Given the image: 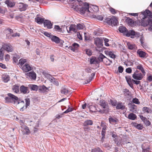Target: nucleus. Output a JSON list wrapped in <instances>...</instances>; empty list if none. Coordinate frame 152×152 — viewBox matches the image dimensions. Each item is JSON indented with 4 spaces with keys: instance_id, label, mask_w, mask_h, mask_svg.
I'll return each instance as SVG.
<instances>
[{
    "instance_id": "f257e3e1",
    "label": "nucleus",
    "mask_w": 152,
    "mask_h": 152,
    "mask_svg": "<svg viewBox=\"0 0 152 152\" xmlns=\"http://www.w3.org/2000/svg\"><path fill=\"white\" fill-rule=\"evenodd\" d=\"M139 16L141 19L142 25L144 26H149L148 30L152 31V15H151V12L146 10L145 11L142 12Z\"/></svg>"
},
{
    "instance_id": "f03ea898",
    "label": "nucleus",
    "mask_w": 152,
    "mask_h": 152,
    "mask_svg": "<svg viewBox=\"0 0 152 152\" xmlns=\"http://www.w3.org/2000/svg\"><path fill=\"white\" fill-rule=\"evenodd\" d=\"M119 31L120 32L123 33L124 35L128 37H130L132 38H134V36L136 34L138 35L137 34V33H136L134 30L127 31L126 28L123 26H120L119 28Z\"/></svg>"
},
{
    "instance_id": "7ed1b4c3",
    "label": "nucleus",
    "mask_w": 152,
    "mask_h": 152,
    "mask_svg": "<svg viewBox=\"0 0 152 152\" xmlns=\"http://www.w3.org/2000/svg\"><path fill=\"white\" fill-rule=\"evenodd\" d=\"M9 97H6L5 98V100L8 102H10V99H12L13 101H14L15 102H18V104H19L20 103L23 104H24V102L23 101H21L20 102H18V98L17 96H15L14 95L8 93L7 94Z\"/></svg>"
},
{
    "instance_id": "20e7f679",
    "label": "nucleus",
    "mask_w": 152,
    "mask_h": 152,
    "mask_svg": "<svg viewBox=\"0 0 152 152\" xmlns=\"http://www.w3.org/2000/svg\"><path fill=\"white\" fill-rule=\"evenodd\" d=\"M80 10L82 13L84 14L86 12H92V10L90 9L89 4L87 3H84L83 7L80 8Z\"/></svg>"
},
{
    "instance_id": "39448f33",
    "label": "nucleus",
    "mask_w": 152,
    "mask_h": 152,
    "mask_svg": "<svg viewBox=\"0 0 152 152\" xmlns=\"http://www.w3.org/2000/svg\"><path fill=\"white\" fill-rule=\"evenodd\" d=\"M106 22L109 25L112 26L117 25L118 23L117 18L114 16H113L110 18L107 19Z\"/></svg>"
},
{
    "instance_id": "423d86ee",
    "label": "nucleus",
    "mask_w": 152,
    "mask_h": 152,
    "mask_svg": "<svg viewBox=\"0 0 152 152\" xmlns=\"http://www.w3.org/2000/svg\"><path fill=\"white\" fill-rule=\"evenodd\" d=\"M132 77L134 79L137 80H140L143 78V75L141 73H138V71H136L133 74Z\"/></svg>"
},
{
    "instance_id": "0eeeda50",
    "label": "nucleus",
    "mask_w": 152,
    "mask_h": 152,
    "mask_svg": "<svg viewBox=\"0 0 152 152\" xmlns=\"http://www.w3.org/2000/svg\"><path fill=\"white\" fill-rule=\"evenodd\" d=\"M26 77L31 80H35L36 78V74L34 72L31 71L26 74Z\"/></svg>"
},
{
    "instance_id": "6e6552de",
    "label": "nucleus",
    "mask_w": 152,
    "mask_h": 152,
    "mask_svg": "<svg viewBox=\"0 0 152 152\" xmlns=\"http://www.w3.org/2000/svg\"><path fill=\"white\" fill-rule=\"evenodd\" d=\"M21 68L24 72H27L32 70L33 69V67L31 66L26 63V64L25 65L22 66Z\"/></svg>"
},
{
    "instance_id": "1a4fd4ad",
    "label": "nucleus",
    "mask_w": 152,
    "mask_h": 152,
    "mask_svg": "<svg viewBox=\"0 0 152 152\" xmlns=\"http://www.w3.org/2000/svg\"><path fill=\"white\" fill-rule=\"evenodd\" d=\"M2 47L4 50L8 52H12L13 50V47L10 44H4Z\"/></svg>"
},
{
    "instance_id": "9d476101",
    "label": "nucleus",
    "mask_w": 152,
    "mask_h": 152,
    "mask_svg": "<svg viewBox=\"0 0 152 152\" xmlns=\"http://www.w3.org/2000/svg\"><path fill=\"white\" fill-rule=\"evenodd\" d=\"M66 29H67V28ZM67 30L69 33H72V32L76 33L77 31L76 26L75 24L71 25L69 27V30L67 29Z\"/></svg>"
},
{
    "instance_id": "9b49d317",
    "label": "nucleus",
    "mask_w": 152,
    "mask_h": 152,
    "mask_svg": "<svg viewBox=\"0 0 152 152\" xmlns=\"http://www.w3.org/2000/svg\"><path fill=\"white\" fill-rule=\"evenodd\" d=\"M102 41L99 38H97L94 39V43L98 47H101L102 45Z\"/></svg>"
},
{
    "instance_id": "f8f14e48",
    "label": "nucleus",
    "mask_w": 152,
    "mask_h": 152,
    "mask_svg": "<svg viewBox=\"0 0 152 152\" xmlns=\"http://www.w3.org/2000/svg\"><path fill=\"white\" fill-rule=\"evenodd\" d=\"M126 80L129 85V86L132 88H133L134 86L133 84L132 80L131 79V77L129 76H125Z\"/></svg>"
},
{
    "instance_id": "ddd939ff",
    "label": "nucleus",
    "mask_w": 152,
    "mask_h": 152,
    "mask_svg": "<svg viewBox=\"0 0 152 152\" xmlns=\"http://www.w3.org/2000/svg\"><path fill=\"white\" fill-rule=\"evenodd\" d=\"M20 92L23 94H26L29 92L28 88L23 85L20 87Z\"/></svg>"
},
{
    "instance_id": "4468645a",
    "label": "nucleus",
    "mask_w": 152,
    "mask_h": 152,
    "mask_svg": "<svg viewBox=\"0 0 152 152\" xmlns=\"http://www.w3.org/2000/svg\"><path fill=\"white\" fill-rule=\"evenodd\" d=\"M43 23L44 26L46 27L48 29H50L52 28L53 24L50 20H46L44 21Z\"/></svg>"
},
{
    "instance_id": "2eb2a0df",
    "label": "nucleus",
    "mask_w": 152,
    "mask_h": 152,
    "mask_svg": "<svg viewBox=\"0 0 152 152\" xmlns=\"http://www.w3.org/2000/svg\"><path fill=\"white\" fill-rule=\"evenodd\" d=\"M61 92L62 94L67 95V94L69 92V91L66 86H64L62 87L61 90Z\"/></svg>"
},
{
    "instance_id": "dca6fc26",
    "label": "nucleus",
    "mask_w": 152,
    "mask_h": 152,
    "mask_svg": "<svg viewBox=\"0 0 152 152\" xmlns=\"http://www.w3.org/2000/svg\"><path fill=\"white\" fill-rule=\"evenodd\" d=\"M27 7V5L26 4H24L23 3H19L18 5L19 9L20 11H23L26 10Z\"/></svg>"
},
{
    "instance_id": "f3484780",
    "label": "nucleus",
    "mask_w": 152,
    "mask_h": 152,
    "mask_svg": "<svg viewBox=\"0 0 152 152\" xmlns=\"http://www.w3.org/2000/svg\"><path fill=\"white\" fill-rule=\"evenodd\" d=\"M137 53L139 56L141 58H145L146 57V53L141 49L138 50L137 52Z\"/></svg>"
},
{
    "instance_id": "a211bd4d",
    "label": "nucleus",
    "mask_w": 152,
    "mask_h": 152,
    "mask_svg": "<svg viewBox=\"0 0 152 152\" xmlns=\"http://www.w3.org/2000/svg\"><path fill=\"white\" fill-rule=\"evenodd\" d=\"M3 81L5 83H7L9 81L10 78L9 75L7 74H4L2 75Z\"/></svg>"
},
{
    "instance_id": "6ab92c4d",
    "label": "nucleus",
    "mask_w": 152,
    "mask_h": 152,
    "mask_svg": "<svg viewBox=\"0 0 152 152\" xmlns=\"http://www.w3.org/2000/svg\"><path fill=\"white\" fill-rule=\"evenodd\" d=\"M90 109V110L92 112H95L96 111H99L101 112L100 110L97 109L96 106L94 105H90L88 107Z\"/></svg>"
},
{
    "instance_id": "aec40b11",
    "label": "nucleus",
    "mask_w": 152,
    "mask_h": 152,
    "mask_svg": "<svg viewBox=\"0 0 152 152\" xmlns=\"http://www.w3.org/2000/svg\"><path fill=\"white\" fill-rule=\"evenodd\" d=\"M51 39L52 41L57 44L59 43L60 42V39L54 35H52Z\"/></svg>"
},
{
    "instance_id": "412c9836",
    "label": "nucleus",
    "mask_w": 152,
    "mask_h": 152,
    "mask_svg": "<svg viewBox=\"0 0 152 152\" xmlns=\"http://www.w3.org/2000/svg\"><path fill=\"white\" fill-rule=\"evenodd\" d=\"M48 90V88L44 85L40 86H39V90L40 92H44L47 91Z\"/></svg>"
},
{
    "instance_id": "4be33fe9",
    "label": "nucleus",
    "mask_w": 152,
    "mask_h": 152,
    "mask_svg": "<svg viewBox=\"0 0 152 152\" xmlns=\"http://www.w3.org/2000/svg\"><path fill=\"white\" fill-rule=\"evenodd\" d=\"M25 101H26V106L25 107H24V106H23L20 109V110L21 111H23V109L24 108V109H26L27 108V107L28 106H29L30 104V100L29 98H27L25 99Z\"/></svg>"
},
{
    "instance_id": "5701e85b",
    "label": "nucleus",
    "mask_w": 152,
    "mask_h": 152,
    "mask_svg": "<svg viewBox=\"0 0 152 152\" xmlns=\"http://www.w3.org/2000/svg\"><path fill=\"white\" fill-rule=\"evenodd\" d=\"M136 115L132 113H130L128 115L127 118L129 119L134 120L137 118Z\"/></svg>"
},
{
    "instance_id": "b1692460",
    "label": "nucleus",
    "mask_w": 152,
    "mask_h": 152,
    "mask_svg": "<svg viewBox=\"0 0 152 152\" xmlns=\"http://www.w3.org/2000/svg\"><path fill=\"white\" fill-rule=\"evenodd\" d=\"M5 3L7 5V6L10 7H13L15 5V3L14 2L9 0L6 1Z\"/></svg>"
},
{
    "instance_id": "393cba45",
    "label": "nucleus",
    "mask_w": 152,
    "mask_h": 152,
    "mask_svg": "<svg viewBox=\"0 0 152 152\" xmlns=\"http://www.w3.org/2000/svg\"><path fill=\"white\" fill-rule=\"evenodd\" d=\"M126 44L128 48L129 49L133 50L135 49L136 48L135 45L132 43L127 42Z\"/></svg>"
},
{
    "instance_id": "a878e982",
    "label": "nucleus",
    "mask_w": 152,
    "mask_h": 152,
    "mask_svg": "<svg viewBox=\"0 0 152 152\" xmlns=\"http://www.w3.org/2000/svg\"><path fill=\"white\" fill-rule=\"evenodd\" d=\"M19 86L15 85L12 87V90L13 92L16 93H18L19 92Z\"/></svg>"
},
{
    "instance_id": "bb28decb",
    "label": "nucleus",
    "mask_w": 152,
    "mask_h": 152,
    "mask_svg": "<svg viewBox=\"0 0 152 152\" xmlns=\"http://www.w3.org/2000/svg\"><path fill=\"white\" fill-rule=\"evenodd\" d=\"M35 19L36 22L39 24L42 23H44V22L45 21L44 19L40 17H37Z\"/></svg>"
},
{
    "instance_id": "cd10ccee",
    "label": "nucleus",
    "mask_w": 152,
    "mask_h": 152,
    "mask_svg": "<svg viewBox=\"0 0 152 152\" xmlns=\"http://www.w3.org/2000/svg\"><path fill=\"white\" fill-rule=\"evenodd\" d=\"M77 30L83 29H85V26L83 24L79 23L76 26Z\"/></svg>"
},
{
    "instance_id": "c85d7f7f",
    "label": "nucleus",
    "mask_w": 152,
    "mask_h": 152,
    "mask_svg": "<svg viewBox=\"0 0 152 152\" xmlns=\"http://www.w3.org/2000/svg\"><path fill=\"white\" fill-rule=\"evenodd\" d=\"M99 104L103 108H106L107 107V104L105 101L103 100H101L99 102Z\"/></svg>"
},
{
    "instance_id": "c756f323",
    "label": "nucleus",
    "mask_w": 152,
    "mask_h": 152,
    "mask_svg": "<svg viewBox=\"0 0 152 152\" xmlns=\"http://www.w3.org/2000/svg\"><path fill=\"white\" fill-rule=\"evenodd\" d=\"M103 62L107 65H110L112 63V61L106 57L104 59Z\"/></svg>"
},
{
    "instance_id": "7c9ffc66",
    "label": "nucleus",
    "mask_w": 152,
    "mask_h": 152,
    "mask_svg": "<svg viewBox=\"0 0 152 152\" xmlns=\"http://www.w3.org/2000/svg\"><path fill=\"white\" fill-rule=\"evenodd\" d=\"M90 9H91L92 10V12L93 11L96 12L99 10L98 7L96 6L92 5L91 6H90Z\"/></svg>"
},
{
    "instance_id": "2f4dec72",
    "label": "nucleus",
    "mask_w": 152,
    "mask_h": 152,
    "mask_svg": "<svg viewBox=\"0 0 152 152\" xmlns=\"http://www.w3.org/2000/svg\"><path fill=\"white\" fill-rule=\"evenodd\" d=\"M93 123V121L91 120H87L83 124V125L85 126L87 125H92Z\"/></svg>"
},
{
    "instance_id": "473e14b6",
    "label": "nucleus",
    "mask_w": 152,
    "mask_h": 152,
    "mask_svg": "<svg viewBox=\"0 0 152 152\" xmlns=\"http://www.w3.org/2000/svg\"><path fill=\"white\" fill-rule=\"evenodd\" d=\"M125 106L122 104L121 103H119L118 104L117 106L116 107V108L117 109H121L123 110L125 108Z\"/></svg>"
},
{
    "instance_id": "72a5a7b5",
    "label": "nucleus",
    "mask_w": 152,
    "mask_h": 152,
    "mask_svg": "<svg viewBox=\"0 0 152 152\" xmlns=\"http://www.w3.org/2000/svg\"><path fill=\"white\" fill-rule=\"evenodd\" d=\"M30 87L32 90L36 91H37L39 88V87L35 85H31Z\"/></svg>"
},
{
    "instance_id": "f704fd0d",
    "label": "nucleus",
    "mask_w": 152,
    "mask_h": 152,
    "mask_svg": "<svg viewBox=\"0 0 152 152\" xmlns=\"http://www.w3.org/2000/svg\"><path fill=\"white\" fill-rule=\"evenodd\" d=\"M26 62V59H20L19 60V64L21 66L20 68H21L23 65Z\"/></svg>"
},
{
    "instance_id": "c9c22d12",
    "label": "nucleus",
    "mask_w": 152,
    "mask_h": 152,
    "mask_svg": "<svg viewBox=\"0 0 152 152\" xmlns=\"http://www.w3.org/2000/svg\"><path fill=\"white\" fill-rule=\"evenodd\" d=\"M137 69H139L140 70H141V71L144 74L145 73V72L144 71V69L142 67V66L141 65L139 64L137 65Z\"/></svg>"
},
{
    "instance_id": "e433bc0d",
    "label": "nucleus",
    "mask_w": 152,
    "mask_h": 152,
    "mask_svg": "<svg viewBox=\"0 0 152 152\" xmlns=\"http://www.w3.org/2000/svg\"><path fill=\"white\" fill-rule=\"evenodd\" d=\"M90 63L91 64H96L98 63V61L95 58H92L90 59Z\"/></svg>"
},
{
    "instance_id": "4c0bfd02",
    "label": "nucleus",
    "mask_w": 152,
    "mask_h": 152,
    "mask_svg": "<svg viewBox=\"0 0 152 152\" xmlns=\"http://www.w3.org/2000/svg\"><path fill=\"white\" fill-rule=\"evenodd\" d=\"M23 131L26 134H28L30 133V130L26 126L24 127Z\"/></svg>"
},
{
    "instance_id": "58836bf2",
    "label": "nucleus",
    "mask_w": 152,
    "mask_h": 152,
    "mask_svg": "<svg viewBox=\"0 0 152 152\" xmlns=\"http://www.w3.org/2000/svg\"><path fill=\"white\" fill-rule=\"evenodd\" d=\"M106 57L102 54H100L98 57V60L100 61H103V60Z\"/></svg>"
},
{
    "instance_id": "ea45409f",
    "label": "nucleus",
    "mask_w": 152,
    "mask_h": 152,
    "mask_svg": "<svg viewBox=\"0 0 152 152\" xmlns=\"http://www.w3.org/2000/svg\"><path fill=\"white\" fill-rule=\"evenodd\" d=\"M109 120L110 123L113 124H115L117 122V119L116 118H110Z\"/></svg>"
},
{
    "instance_id": "a19ab883",
    "label": "nucleus",
    "mask_w": 152,
    "mask_h": 152,
    "mask_svg": "<svg viewBox=\"0 0 152 152\" xmlns=\"http://www.w3.org/2000/svg\"><path fill=\"white\" fill-rule=\"evenodd\" d=\"M142 111L144 113H149L151 112V110L148 107H144L143 108Z\"/></svg>"
},
{
    "instance_id": "79ce46f5",
    "label": "nucleus",
    "mask_w": 152,
    "mask_h": 152,
    "mask_svg": "<svg viewBox=\"0 0 152 152\" xmlns=\"http://www.w3.org/2000/svg\"><path fill=\"white\" fill-rule=\"evenodd\" d=\"M108 54L109 56L112 58H115V55L112 52L110 51L108 52Z\"/></svg>"
},
{
    "instance_id": "37998d69",
    "label": "nucleus",
    "mask_w": 152,
    "mask_h": 152,
    "mask_svg": "<svg viewBox=\"0 0 152 152\" xmlns=\"http://www.w3.org/2000/svg\"><path fill=\"white\" fill-rule=\"evenodd\" d=\"M126 22L130 25H132L133 23V20L129 18H127L126 19Z\"/></svg>"
},
{
    "instance_id": "c03bdc74",
    "label": "nucleus",
    "mask_w": 152,
    "mask_h": 152,
    "mask_svg": "<svg viewBox=\"0 0 152 152\" xmlns=\"http://www.w3.org/2000/svg\"><path fill=\"white\" fill-rule=\"evenodd\" d=\"M109 10L113 14L116 13L118 11L115 10V9L111 7L109 8Z\"/></svg>"
},
{
    "instance_id": "a18cd8bd",
    "label": "nucleus",
    "mask_w": 152,
    "mask_h": 152,
    "mask_svg": "<svg viewBox=\"0 0 152 152\" xmlns=\"http://www.w3.org/2000/svg\"><path fill=\"white\" fill-rule=\"evenodd\" d=\"M5 33L7 34V35L10 34L12 32V30L10 29L7 28L5 30Z\"/></svg>"
},
{
    "instance_id": "49530a36",
    "label": "nucleus",
    "mask_w": 152,
    "mask_h": 152,
    "mask_svg": "<svg viewBox=\"0 0 152 152\" xmlns=\"http://www.w3.org/2000/svg\"><path fill=\"white\" fill-rule=\"evenodd\" d=\"M92 152H103L99 148H95L92 150Z\"/></svg>"
},
{
    "instance_id": "de8ad7c7",
    "label": "nucleus",
    "mask_w": 152,
    "mask_h": 152,
    "mask_svg": "<svg viewBox=\"0 0 152 152\" xmlns=\"http://www.w3.org/2000/svg\"><path fill=\"white\" fill-rule=\"evenodd\" d=\"M86 54L88 56H91L92 55V52L91 50L89 49L86 50Z\"/></svg>"
},
{
    "instance_id": "09e8293b",
    "label": "nucleus",
    "mask_w": 152,
    "mask_h": 152,
    "mask_svg": "<svg viewBox=\"0 0 152 152\" xmlns=\"http://www.w3.org/2000/svg\"><path fill=\"white\" fill-rule=\"evenodd\" d=\"M54 28L56 31H58L61 32L62 31V28H61L59 26L55 25Z\"/></svg>"
},
{
    "instance_id": "8fccbe9b",
    "label": "nucleus",
    "mask_w": 152,
    "mask_h": 152,
    "mask_svg": "<svg viewBox=\"0 0 152 152\" xmlns=\"http://www.w3.org/2000/svg\"><path fill=\"white\" fill-rule=\"evenodd\" d=\"M133 82L134 83V84H136V85H138L139 84H140V81H138L135 80H132ZM140 89H141V86L140 84Z\"/></svg>"
},
{
    "instance_id": "3c124183",
    "label": "nucleus",
    "mask_w": 152,
    "mask_h": 152,
    "mask_svg": "<svg viewBox=\"0 0 152 152\" xmlns=\"http://www.w3.org/2000/svg\"><path fill=\"white\" fill-rule=\"evenodd\" d=\"M124 94L126 96H129L130 94V93L129 90L127 89H125L124 91Z\"/></svg>"
},
{
    "instance_id": "603ef678",
    "label": "nucleus",
    "mask_w": 152,
    "mask_h": 152,
    "mask_svg": "<svg viewBox=\"0 0 152 152\" xmlns=\"http://www.w3.org/2000/svg\"><path fill=\"white\" fill-rule=\"evenodd\" d=\"M132 102L133 103L135 104H140L138 99L136 98L132 100Z\"/></svg>"
},
{
    "instance_id": "864d4df0",
    "label": "nucleus",
    "mask_w": 152,
    "mask_h": 152,
    "mask_svg": "<svg viewBox=\"0 0 152 152\" xmlns=\"http://www.w3.org/2000/svg\"><path fill=\"white\" fill-rule=\"evenodd\" d=\"M136 128L139 129H141L143 128V126L141 124H138L136 126H135Z\"/></svg>"
},
{
    "instance_id": "5fc2aeb1",
    "label": "nucleus",
    "mask_w": 152,
    "mask_h": 152,
    "mask_svg": "<svg viewBox=\"0 0 152 152\" xmlns=\"http://www.w3.org/2000/svg\"><path fill=\"white\" fill-rule=\"evenodd\" d=\"M44 34L46 36L50 38V39L53 35H52L50 33H49L47 32H45Z\"/></svg>"
},
{
    "instance_id": "6e6d98bb",
    "label": "nucleus",
    "mask_w": 152,
    "mask_h": 152,
    "mask_svg": "<svg viewBox=\"0 0 152 152\" xmlns=\"http://www.w3.org/2000/svg\"><path fill=\"white\" fill-rule=\"evenodd\" d=\"M109 40L106 38H105L104 39V43L105 45L106 46H109V44L108 43V42H109Z\"/></svg>"
},
{
    "instance_id": "4d7b16f0",
    "label": "nucleus",
    "mask_w": 152,
    "mask_h": 152,
    "mask_svg": "<svg viewBox=\"0 0 152 152\" xmlns=\"http://www.w3.org/2000/svg\"><path fill=\"white\" fill-rule=\"evenodd\" d=\"M96 18L97 19L100 20H102L103 19V17L102 15H97Z\"/></svg>"
},
{
    "instance_id": "13d9d810",
    "label": "nucleus",
    "mask_w": 152,
    "mask_h": 152,
    "mask_svg": "<svg viewBox=\"0 0 152 152\" xmlns=\"http://www.w3.org/2000/svg\"><path fill=\"white\" fill-rule=\"evenodd\" d=\"M4 53L2 52V49L0 50V59L2 60L3 58Z\"/></svg>"
},
{
    "instance_id": "bf43d9fd",
    "label": "nucleus",
    "mask_w": 152,
    "mask_h": 152,
    "mask_svg": "<svg viewBox=\"0 0 152 152\" xmlns=\"http://www.w3.org/2000/svg\"><path fill=\"white\" fill-rule=\"evenodd\" d=\"M144 122L147 126H149L151 124V122L147 119Z\"/></svg>"
},
{
    "instance_id": "052dcab7",
    "label": "nucleus",
    "mask_w": 152,
    "mask_h": 152,
    "mask_svg": "<svg viewBox=\"0 0 152 152\" xmlns=\"http://www.w3.org/2000/svg\"><path fill=\"white\" fill-rule=\"evenodd\" d=\"M10 59V56L8 54H7L5 56V59L6 61H8Z\"/></svg>"
},
{
    "instance_id": "680f3d73",
    "label": "nucleus",
    "mask_w": 152,
    "mask_h": 152,
    "mask_svg": "<svg viewBox=\"0 0 152 152\" xmlns=\"http://www.w3.org/2000/svg\"><path fill=\"white\" fill-rule=\"evenodd\" d=\"M72 109L70 107H69V108L66 111L64 112V113H67L69 112H71L72 111Z\"/></svg>"
},
{
    "instance_id": "e2e57ef3",
    "label": "nucleus",
    "mask_w": 152,
    "mask_h": 152,
    "mask_svg": "<svg viewBox=\"0 0 152 152\" xmlns=\"http://www.w3.org/2000/svg\"><path fill=\"white\" fill-rule=\"evenodd\" d=\"M123 68L121 66H119L118 67V70L120 73H122L123 71Z\"/></svg>"
},
{
    "instance_id": "0e129e2a",
    "label": "nucleus",
    "mask_w": 152,
    "mask_h": 152,
    "mask_svg": "<svg viewBox=\"0 0 152 152\" xmlns=\"http://www.w3.org/2000/svg\"><path fill=\"white\" fill-rule=\"evenodd\" d=\"M84 131L85 132H88L90 131V129L89 127H85L83 128Z\"/></svg>"
},
{
    "instance_id": "69168bd1",
    "label": "nucleus",
    "mask_w": 152,
    "mask_h": 152,
    "mask_svg": "<svg viewBox=\"0 0 152 152\" xmlns=\"http://www.w3.org/2000/svg\"><path fill=\"white\" fill-rule=\"evenodd\" d=\"M75 48H74L72 46L69 47V50H72V51L74 52L76 50H75Z\"/></svg>"
},
{
    "instance_id": "338daca9",
    "label": "nucleus",
    "mask_w": 152,
    "mask_h": 152,
    "mask_svg": "<svg viewBox=\"0 0 152 152\" xmlns=\"http://www.w3.org/2000/svg\"><path fill=\"white\" fill-rule=\"evenodd\" d=\"M79 45L77 43H75L72 44V46L74 48H75V50H76L77 48L79 47Z\"/></svg>"
},
{
    "instance_id": "774afa93",
    "label": "nucleus",
    "mask_w": 152,
    "mask_h": 152,
    "mask_svg": "<svg viewBox=\"0 0 152 152\" xmlns=\"http://www.w3.org/2000/svg\"><path fill=\"white\" fill-rule=\"evenodd\" d=\"M147 80L149 82L152 81V75H149L147 78Z\"/></svg>"
}]
</instances>
